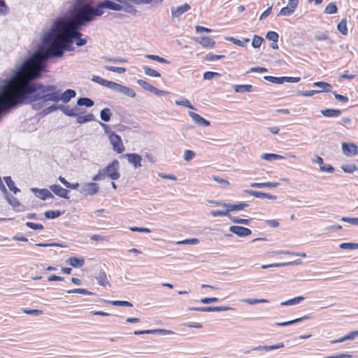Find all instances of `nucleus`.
<instances>
[{
    "label": "nucleus",
    "mask_w": 358,
    "mask_h": 358,
    "mask_svg": "<svg viewBox=\"0 0 358 358\" xmlns=\"http://www.w3.org/2000/svg\"><path fill=\"white\" fill-rule=\"evenodd\" d=\"M88 22L89 20L74 3L69 15L55 19L50 29L43 36L41 44L55 41L72 45L75 38L83 36L80 29Z\"/></svg>",
    "instance_id": "obj_1"
},
{
    "label": "nucleus",
    "mask_w": 358,
    "mask_h": 358,
    "mask_svg": "<svg viewBox=\"0 0 358 358\" xmlns=\"http://www.w3.org/2000/svg\"><path fill=\"white\" fill-rule=\"evenodd\" d=\"M47 44H42L41 48L37 51L45 54L50 58L61 57L64 55V51H73L75 48L71 44L61 42H47Z\"/></svg>",
    "instance_id": "obj_2"
},
{
    "label": "nucleus",
    "mask_w": 358,
    "mask_h": 358,
    "mask_svg": "<svg viewBox=\"0 0 358 358\" xmlns=\"http://www.w3.org/2000/svg\"><path fill=\"white\" fill-rule=\"evenodd\" d=\"M119 168V162L117 159L113 160L105 168L101 169L104 178H108L113 180L119 179L120 177Z\"/></svg>",
    "instance_id": "obj_3"
},
{
    "label": "nucleus",
    "mask_w": 358,
    "mask_h": 358,
    "mask_svg": "<svg viewBox=\"0 0 358 358\" xmlns=\"http://www.w3.org/2000/svg\"><path fill=\"white\" fill-rule=\"evenodd\" d=\"M76 95V91L71 89H68L64 92H59V94H55V96H51V99H54V102H58L59 101H62L64 103H67L74 98Z\"/></svg>",
    "instance_id": "obj_4"
},
{
    "label": "nucleus",
    "mask_w": 358,
    "mask_h": 358,
    "mask_svg": "<svg viewBox=\"0 0 358 358\" xmlns=\"http://www.w3.org/2000/svg\"><path fill=\"white\" fill-rule=\"evenodd\" d=\"M110 143L113 146V150L118 154H121L124 151V146L122 141L121 137L117 134H111L108 138Z\"/></svg>",
    "instance_id": "obj_5"
},
{
    "label": "nucleus",
    "mask_w": 358,
    "mask_h": 358,
    "mask_svg": "<svg viewBox=\"0 0 358 358\" xmlns=\"http://www.w3.org/2000/svg\"><path fill=\"white\" fill-rule=\"evenodd\" d=\"M229 306H203V307H190L188 310L190 311L199 312H220L231 310Z\"/></svg>",
    "instance_id": "obj_6"
},
{
    "label": "nucleus",
    "mask_w": 358,
    "mask_h": 358,
    "mask_svg": "<svg viewBox=\"0 0 358 358\" xmlns=\"http://www.w3.org/2000/svg\"><path fill=\"white\" fill-rule=\"evenodd\" d=\"M99 190V186L96 182H87L81 186L80 192L85 195L96 194Z\"/></svg>",
    "instance_id": "obj_7"
},
{
    "label": "nucleus",
    "mask_w": 358,
    "mask_h": 358,
    "mask_svg": "<svg viewBox=\"0 0 358 358\" xmlns=\"http://www.w3.org/2000/svg\"><path fill=\"white\" fill-rule=\"evenodd\" d=\"M112 90L120 92L129 97L134 98L136 96V93L134 90L115 82L112 87Z\"/></svg>",
    "instance_id": "obj_8"
},
{
    "label": "nucleus",
    "mask_w": 358,
    "mask_h": 358,
    "mask_svg": "<svg viewBox=\"0 0 358 358\" xmlns=\"http://www.w3.org/2000/svg\"><path fill=\"white\" fill-rule=\"evenodd\" d=\"M229 231L239 237H245L252 234V231L250 229L238 225L231 226L229 227Z\"/></svg>",
    "instance_id": "obj_9"
},
{
    "label": "nucleus",
    "mask_w": 358,
    "mask_h": 358,
    "mask_svg": "<svg viewBox=\"0 0 358 358\" xmlns=\"http://www.w3.org/2000/svg\"><path fill=\"white\" fill-rule=\"evenodd\" d=\"M124 157L127 158L128 162L133 165L135 169H138L142 166L141 161L142 158L141 155L136 153H128L125 154Z\"/></svg>",
    "instance_id": "obj_10"
},
{
    "label": "nucleus",
    "mask_w": 358,
    "mask_h": 358,
    "mask_svg": "<svg viewBox=\"0 0 358 358\" xmlns=\"http://www.w3.org/2000/svg\"><path fill=\"white\" fill-rule=\"evenodd\" d=\"M358 147L354 143H342L343 153L346 156L357 155L358 154Z\"/></svg>",
    "instance_id": "obj_11"
},
{
    "label": "nucleus",
    "mask_w": 358,
    "mask_h": 358,
    "mask_svg": "<svg viewBox=\"0 0 358 358\" xmlns=\"http://www.w3.org/2000/svg\"><path fill=\"white\" fill-rule=\"evenodd\" d=\"M4 195L8 203L12 206L15 210L23 211L24 210V206L21 205L18 200L12 194L7 192V194Z\"/></svg>",
    "instance_id": "obj_12"
},
{
    "label": "nucleus",
    "mask_w": 358,
    "mask_h": 358,
    "mask_svg": "<svg viewBox=\"0 0 358 358\" xmlns=\"http://www.w3.org/2000/svg\"><path fill=\"white\" fill-rule=\"evenodd\" d=\"M31 191L35 194V195L45 201L50 198H53V194L47 189H38V188H32Z\"/></svg>",
    "instance_id": "obj_13"
},
{
    "label": "nucleus",
    "mask_w": 358,
    "mask_h": 358,
    "mask_svg": "<svg viewBox=\"0 0 358 358\" xmlns=\"http://www.w3.org/2000/svg\"><path fill=\"white\" fill-rule=\"evenodd\" d=\"M50 190L58 196L64 199H69V190L63 188L59 185H52L50 186Z\"/></svg>",
    "instance_id": "obj_14"
},
{
    "label": "nucleus",
    "mask_w": 358,
    "mask_h": 358,
    "mask_svg": "<svg viewBox=\"0 0 358 358\" xmlns=\"http://www.w3.org/2000/svg\"><path fill=\"white\" fill-rule=\"evenodd\" d=\"M190 9V6L188 3H184L177 8H171V15L173 17H179L181 15L188 11Z\"/></svg>",
    "instance_id": "obj_15"
},
{
    "label": "nucleus",
    "mask_w": 358,
    "mask_h": 358,
    "mask_svg": "<svg viewBox=\"0 0 358 358\" xmlns=\"http://www.w3.org/2000/svg\"><path fill=\"white\" fill-rule=\"evenodd\" d=\"M188 115L192 119V120L199 125L208 127L210 124L208 120L204 119L203 117H202L201 115L196 113L190 111L188 113Z\"/></svg>",
    "instance_id": "obj_16"
},
{
    "label": "nucleus",
    "mask_w": 358,
    "mask_h": 358,
    "mask_svg": "<svg viewBox=\"0 0 358 358\" xmlns=\"http://www.w3.org/2000/svg\"><path fill=\"white\" fill-rule=\"evenodd\" d=\"M64 108L65 109H63V113L69 117H76L84 113L83 109L79 108L77 106L70 108L69 106L64 105Z\"/></svg>",
    "instance_id": "obj_17"
},
{
    "label": "nucleus",
    "mask_w": 358,
    "mask_h": 358,
    "mask_svg": "<svg viewBox=\"0 0 358 358\" xmlns=\"http://www.w3.org/2000/svg\"><path fill=\"white\" fill-rule=\"evenodd\" d=\"M245 192L248 194L254 196L255 197H257V198L268 199H271V200H275V199H277L276 196L271 195V194H268V193L257 192V191H255V190H252V189H247Z\"/></svg>",
    "instance_id": "obj_18"
},
{
    "label": "nucleus",
    "mask_w": 358,
    "mask_h": 358,
    "mask_svg": "<svg viewBox=\"0 0 358 358\" xmlns=\"http://www.w3.org/2000/svg\"><path fill=\"white\" fill-rule=\"evenodd\" d=\"M301 263H302V261L299 259L294 260L293 262L262 265V268L266 269V268H274V267H284V266H292V265H299V264H301Z\"/></svg>",
    "instance_id": "obj_19"
},
{
    "label": "nucleus",
    "mask_w": 358,
    "mask_h": 358,
    "mask_svg": "<svg viewBox=\"0 0 358 358\" xmlns=\"http://www.w3.org/2000/svg\"><path fill=\"white\" fill-rule=\"evenodd\" d=\"M195 41L204 48H212L214 47L215 42L213 39L208 36H202L201 38H196Z\"/></svg>",
    "instance_id": "obj_20"
},
{
    "label": "nucleus",
    "mask_w": 358,
    "mask_h": 358,
    "mask_svg": "<svg viewBox=\"0 0 358 358\" xmlns=\"http://www.w3.org/2000/svg\"><path fill=\"white\" fill-rule=\"evenodd\" d=\"M66 263L74 268L82 267L85 264L83 257H71L66 260Z\"/></svg>",
    "instance_id": "obj_21"
},
{
    "label": "nucleus",
    "mask_w": 358,
    "mask_h": 358,
    "mask_svg": "<svg viewBox=\"0 0 358 358\" xmlns=\"http://www.w3.org/2000/svg\"><path fill=\"white\" fill-rule=\"evenodd\" d=\"M92 80L96 83H98V84H99L102 86H104L110 90H112V87L115 83L113 81H110V80L103 79V78H101L99 76H93L92 78Z\"/></svg>",
    "instance_id": "obj_22"
},
{
    "label": "nucleus",
    "mask_w": 358,
    "mask_h": 358,
    "mask_svg": "<svg viewBox=\"0 0 358 358\" xmlns=\"http://www.w3.org/2000/svg\"><path fill=\"white\" fill-rule=\"evenodd\" d=\"M63 109H65L64 108V105L63 104H53L49 107H47L45 108H44L41 113H42V115H47L57 110H61L62 113H63Z\"/></svg>",
    "instance_id": "obj_23"
},
{
    "label": "nucleus",
    "mask_w": 358,
    "mask_h": 358,
    "mask_svg": "<svg viewBox=\"0 0 358 358\" xmlns=\"http://www.w3.org/2000/svg\"><path fill=\"white\" fill-rule=\"evenodd\" d=\"M321 113L327 117H336L341 115V110L339 109L328 108L322 110Z\"/></svg>",
    "instance_id": "obj_24"
},
{
    "label": "nucleus",
    "mask_w": 358,
    "mask_h": 358,
    "mask_svg": "<svg viewBox=\"0 0 358 358\" xmlns=\"http://www.w3.org/2000/svg\"><path fill=\"white\" fill-rule=\"evenodd\" d=\"M95 278L97 280L98 283L101 286L110 285V282L107 279L106 273L103 270H101Z\"/></svg>",
    "instance_id": "obj_25"
},
{
    "label": "nucleus",
    "mask_w": 358,
    "mask_h": 358,
    "mask_svg": "<svg viewBox=\"0 0 358 358\" xmlns=\"http://www.w3.org/2000/svg\"><path fill=\"white\" fill-rule=\"evenodd\" d=\"M3 180L6 184V185L8 186V189L11 192H13L14 194H16L17 193L20 192V189L15 185V183L13 181L10 176L4 177Z\"/></svg>",
    "instance_id": "obj_26"
},
{
    "label": "nucleus",
    "mask_w": 358,
    "mask_h": 358,
    "mask_svg": "<svg viewBox=\"0 0 358 358\" xmlns=\"http://www.w3.org/2000/svg\"><path fill=\"white\" fill-rule=\"evenodd\" d=\"M76 117H77V120H76L77 123L80 124L91 122V121H93L95 120V117L92 113H89L85 115H78V116H76Z\"/></svg>",
    "instance_id": "obj_27"
},
{
    "label": "nucleus",
    "mask_w": 358,
    "mask_h": 358,
    "mask_svg": "<svg viewBox=\"0 0 358 358\" xmlns=\"http://www.w3.org/2000/svg\"><path fill=\"white\" fill-rule=\"evenodd\" d=\"M279 185L278 182H253L250 184V187L257 188L263 187H276Z\"/></svg>",
    "instance_id": "obj_28"
},
{
    "label": "nucleus",
    "mask_w": 358,
    "mask_h": 358,
    "mask_svg": "<svg viewBox=\"0 0 358 358\" xmlns=\"http://www.w3.org/2000/svg\"><path fill=\"white\" fill-rule=\"evenodd\" d=\"M234 90L237 93L250 92L252 90L251 85H236L234 86Z\"/></svg>",
    "instance_id": "obj_29"
},
{
    "label": "nucleus",
    "mask_w": 358,
    "mask_h": 358,
    "mask_svg": "<svg viewBox=\"0 0 358 358\" xmlns=\"http://www.w3.org/2000/svg\"><path fill=\"white\" fill-rule=\"evenodd\" d=\"M308 318H309V317L308 315H306V316H303L302 317L296 318L295 320H289V321H287V322H275V325L279 326V327L289 326V325H292V324L298 323V322H301L303 320H307Z\"/></svg>",
    "instance_id": "obj_30"
},
{
    "label": "nucleus",
    "mask_w": 358,
    "mask_h": 358,
    "mask_svg": "<svg viewBox=\"0 0 358 358\" xmlns=\"http://www.w3.org/2000/svg\"><path fill=\"white\" fill-rule=\"evenodd\" d=\"M113 114L111 110L108 108H105L102 109L100 112V118L102 121L105 122H108L110 120Z\"/></svg>",
    "instance_id": "obj_31"
},
{
    "label": "nucleus",
    "mask_w": 358,
    "mask_h": 358,
    "mask_svg": "<svg viewBox=\"0 0 358 358\" xmlns=\"http://www.w3.org/2000/svg\"><path fill=\"white\" fill-rule=\"evenodd\" d=\"M94 104V101L87 97H80V98L78 99V100H77V105L78 106H85L86 107L90 108V107L93 106Z\"/></svg>",
    "instance_id": "obj_32"
},
{
    "label": "nucleus",
    "mask_w": 358,
    "mask_h": 358,
    "mask_svg": "<svg viewBox=\"0 0 358 358\" xmlns=\"http://www.w3.org/2000/svg\"><path fill=\"white\" fill-rule=\"evenodd\" d=\"M248 206V203L241 202V203H236V204L227 203V208H228L229 212H231V211L241 210Z\"/></svg>",
    "instance_id": "obj_33"
},
{
    "label": "nucleus",
    "mask_w": 358,
    "mask_h": 358,
    "mask_svg": "<svg viewBox=\"0 0 358 358\" xmlns=\"http://www.w3.org/2000/svg\"><path fill=\"white\" fill-rule=\"evenodd\" d=\"M304 300V297L302 296H296L293 299H290L287 301L281 302V306H294L298 304Z\"/></svg>",
    "instance_id": "obj_34"
},
{
    "label": "nucleus",
    "mask_w": 358,
    "mask_h": 358,
    "mask_svg": "<svg viewBox=\"0 0 358 358\" xmlns=\"http://www.w3.org/2000/svg\"><path fill=\"white\" fill-rule=\"evenodd\" d=\"M156 331H161L162 335H171L174 334V332L171 330L164 329H148L143 330L144 334H155Z\"/></svg>",
    "instance_id": "obj_35"
},
{
    "label": "nucleus",
    "mask_w": 358,
    "mask_h": 358,
    "mask_svg": "<svg viewBox=\"0 0 358 358\" xmlns=\"http://www.w3.org/2000/svg\"><path fill=\"white\" fill-rule=\"evenodd\" d=\"M337 29L343 35L346 36L348 34L346 19L344 18L341 20V21L337 25Z\"/></svg>",
    "instance_id": "obj_36"
},
{
    "label": "nucleus",
    "mask_w": 358,
    "mask_h": 358,
    "mask_svg": "<svg viewBox=\"0 0 358 358\" xmlns=\"http://www.w3.org/2000/svg\"><path fill=\"white\" fill-rule=\"evenodd\" d=\"M313 85L316 86V87H321L322 89V90H320L321 92H330L331 91V85L330 84H329L328 83L319 81V82L314 83Z\"/></svg>",
    "instance_id": "obj_37"
},
{
    "label": "nucleus",
    "mask_w": 358,
    "mask_h": 358,
    "mask_svg": "<svg viewBox=\"0 0 358 358\" xmlns=\"http://www.w3.org/2000/svg\"><path fill=\"white\" fill-rule=\"evenodd\" d=\"M262 158L267 161H272L275 159H285V157L278 154L264 153L262 155Z\"/></svg>",
    "instance_id": "obj_38"
},
{
    "label": "nucleus",
    "mask_w": 358,
    "mask_h": 358,
    "mask_svg": "<svg viewBox=\"0 0 358 358\" xmlns=\"http://www.w3.org/2000/svg\"><path fill=\"white\" fill-rule=\"evenodd\" d=\"M115 1H117L118 3H123L124 5L129 4L130 3H133L135 4H148L151 3V0H115Z\"/></svg>",
    "instance_id": "obj_39"
},
{
    "label": "nucleus",
    "mask_w": 358,
    "mask_h": 358,
    "mask_svg": "<svg viewBox=\"0 0 358 358\" xmlns=\"http://www.w3.org/2000/svg\"><path fill=\"white\" fill-rule=\"evenodd\" d=\"M64 212L60 210H48L44 213L45 217L47 219H55L62 215Z\"/></svg>",
    "instance_id": "obj_40"
},
{
    "label": "nucleus",
    "mask_w": 358,
    "mask_h": 358,
    "mask_svg": "<svg viewBox=\"0 0 358 358\" xmlns=\"http://www.w3.org/2000/svg\"><path fill=\"white\" fill-rule=\"evenodd\" d=\"M143 70H144V73L147 75V76H151V77H156V78H159L161 76V74L152 69V68L148 66H144L143 67Z\"/></svg>",
    "instance_id": "obj_41"
},
{
    "label": "nucleus",
    "mask_w": 358,
    "mask_h": 358,
    "mask_svg": "<svg viewBox=\"0 0 358 358\" xmlns=\"http://www.w3.org/2000/svg\"><path fill=\"white\" fill-rule=\"evenodd\" d=\"M264 79L274 84H282L284 83L283 76L275 77L271 76H266Z\"/></svg>",
    "instance_id": "obj_42"
},
{
    "label": "nucleus",
    "mask_w": 358,
    "mask_h": 358,
    "mask_svg": "<svg viewBox=\"0 0 358 358\" xmlns=\"http://www.w3.org/2000/svg\"><path fill=\"white\" fill-rule=\"evenodd\" d=\"M229 219L234 223L250 225L252 219H243L237 217L229 216Z\"/></svg>",
    "instance_id": "obj_43"
},
{
    "label": "nucleus",
    "mask_w": 358,
    "mask_h": 358,
    "mask_svg": "<svg viewBox=\"0 0 358 358\" xmlns=\"http://www.w3.org/2000/svg\"><path fill=\"white\" fill-rule=\"evenodd\" d=\"M145 57L148 58L150 59L154 60V61H157V62H158L159 63L170 64V62L169 60H167L166 59H165L164 57H159L158 55H146Z\"/></svg>",
    "instance_id": "obj_44"
},
{
    "label": "nucleus",
    "mask_w": 358,
    "mask_h": 358,
    "mask_svg": "<svg viewBox=\"0 0 358 358\" xmlns=\"http://www.w3.org/2000/svg\"><path fill=\"white\" fill-rule=\"evenodd\" d=\"M224 210H211L210 215H212L213 217H218V216H227L229 217V216H231L229 214L228 208H224Z\"/></svg>",
    "instance_id": "obj_45"
},
{
    "label": "nucleus",
    "mask_w": 358,
    "mask_h": 358,
    "mask_svg": "<svg viewBox=\"0 0 358 358\" xmlns=\"http://www.w3.org/2000/svg\"><path fill=\"white\" fill-rule=\"evenodd\" d=\"M339 248L345 250H357L358 249V243H342L340 244Z\"/></svg>",
    "instance_id": "obj_46"
},
{
    "label": "nucleus",
    "mask_w": 358,
    "mask_h": 358,
    "mask_svg": "<svg viewBox=\"0 0 358 358\" xmlns=\"http://www.w3.org/2000/svg\"><path fill=\"white\" fill-rule=\"evenodd\" d=\"M176 104L178 106H182L184 107H187L188 108L195 110L194 107L191 104V103L187 99L182 98L180 100L176 101Z\"/></svg>",
    "instance_id": "obj_47"
},
{
    "label": "nucleus",
    "mask_w": 358,
    "mask_h": 358,
    "mask_svg": "<svg viewBox=\"0 0 358 358\" xmlns=\"http://www.w3.org/2000/svg\"><path fill=\"white\" fill-rule=\"evenodd\" d=\"M337 11H338L337 6H336V3H333V2L329 3L324 9V13L327 14H334V13H336Z\"/></svg>",
    "instance_id": "obj_48"
},
{
    "label": "nucleus",
    "mask_w": 358,
    "mask_h": 358,
    "mask_svg": "<svg viewBox=\"0 0 358 358\" xmlns=\"http://www.w3.org/2000/svg\"><path fill=\"white\" fill-rule=\"evenodd\" d=\"M137 83L141 86L145 90H147L150 92H152L153 88H154V86H152V85H150L149 83H148L147 81L145 80H137Z\"/></svg>",
    "instance_id": "obj_49"
},
{
    "label": "nucleus",
    "mask_w": 358,
    "mask_h": 358,
    "mask_svg": "<svg viewBox=\"0 0 358 358\" xmlns=\"http://www.w3.org/2000/svg\"><path fill=\"white\" fill-rule=\"evenodd\" d=\"M108 303L116 306L132 307L133 304L127 301H108Z\"/></svg>",
    "instance_id": "obj_50"
},
{
    "label": "nucleus",
    "mask_w": 358,
    "mask_h": 358,
    "mask_svg": "<svg viewBox=\"0 0 358 358\" xmlns=\"http://www.w3.org/2000/svg\"><path fill=\"white\" fill-rule=\"evenodd\" d=\"M264 41V38L259 36L255 35L253 37V40L252 41V45L254 48H259L262 42Z\"/></svg>",
    "instance_id": "obj_51"
},
{
    "label": "nucleus",
    "mask_w": 358,
    "mask_h": 358,
    "mask_svg": "<svg viewBox=\"0 0 358 358\" xmlns=\"http://www.w3.org/2000/svg\"><path fill=\"white\" fill-rule=\"evenodd\" d=\"M278 34L273 31H268L266 35V38L272 42H278Z\"/></svg>",
    "instance_id": "obj_52"
},
{
    "label": "nucleus",
    "mask_w": 358,
    "mask_h": 358,
    "mask_svg": "<svg viewBox=\"0 0 358 358\" xmlns=\"http://www.w3.org/2000/svg\"><path fill=\"white\" fill-rule=\"evenodd\" d=\"M294 10H292L288 5L281 8L279 12L280 15L289 16L294 13Z\"/></svg>",
    "instance_id": "obj_53"
},
{
    "label": "nucleus",
    "mask_w": 358,
    "mask_h": 358,
    "mask_svg": "<svg viewBox=\"0 0 358 358\" xmlns=\"http://www.w3.org/2000/svg\"><path fill=\"white\" fill-rule=\"evenodd\" d=\"M105 69L108 71L115 72L118 73H124L126 72V69L124 67H116L113 66H105Z\"/></svg>",
    "instance_id": "obj_54"
},
{
    "label": "nucleus",
    "mask_w": 358,
    "mask_h": 358,
    "mask_svg": "<svg viewBox=\"0 0 358 358\" xmlns=\"http://www.w3.org/2000/svg\"><path fill=\"white\" fill-rule=\"evenodd\" d=\"M342 170L348 173H352L357 170V167L352 164H345L341 166Z\"/></svg>",
    "instance_id": "obj_55"
},
{
    "label": "nucleus",
    "mask_w": 358,
    "mask_h": 358,
    "mask_svg": "<svg viewBox=\"0 0 358 358\" xmlns=\"http://www.w3.org/2000/svg\"><path fill=\"white\" fill-rule=\"evenodd\" d=\"M25 224L27 227L34 229V230H41L43 229V224H39V223L27 222Z\"/></svg>",
    "instance_id": "obj_56"
},
{
    "label": "nucleus",
    "mask_w": 358,
    "mask_h": 358,
    "mask_svg": "<svg viewBox=\"0 0 358 358\" xmlns=\"http://www.w3.org/2000/svg\"><path fill=\"white\" fill-rule=\"evenodd\" d=\"M23 313L27 314V315H35V316H38V315H40L43 313V311L41 310H37V309H27V308H24L22 310Z\"/></svg>",
    "instance_id": "obj_57"
},
{
    "label": "nucleus",
    "mask_w": 358,
    "mask_h": 358,
    "mask_svg": "<svg viewBox=\"0 0 358 358\" xmlns=\"http://www.w3.org/2000/svg\"><path fill=\"white\" fill-rule=\"evenodd\" d=\"M199 240L197 238H189V239H185L183 241H178L177 243L178 244H180V245H186V244H189V245H196L199 243Z\"/></svg>",
    "instance_id": "obj_58"
},
{
    "label": "nucleus",
    "mask_w": 358,
    "mask_h": 358,
    "mask_svg": "<svg viewBox=\"0 0 358 358\" xmlns=\"http://www.w3.org/2000/svg\"><path fill=\"white\" fill-rule=\"evenodd\" d=\"M8 8L4 0H0V15H6L8 13Z\"/></svg>",
    "instance_id": "obj_59"
},
{
    "label": "nucleus",
    "mask_w": 358,
    "mask_h": 358,
    "mask_svg": "<svg viewBox=\"0 0 358 358\" xmlns=\"http://www.w3.org/2000/svg\"><path fill=\"white\" fill-rule=\"evenodd\" d=\"M220 76L219 73L213 72V71H206L203 73V79L210 80L213 79L215 76Z\"/></svg>",
    "instance_id": "obj_60"
},
{
    "label": "nucleus",
    "mask_w": 358,
    "mask_h": 358,
    "mask_svg": "<svg viewBox=\"0 0 358 358\" xmlns=\"http://www.w3.org/2000/svg\"><path fill=\"white\" fill-rule=\"evenodd\" d=\"M224 57H225L224 55H215V54L210 53V54H208L206 56V60H207V61H215V60L220 59L224 58Z\"/></svg>",
    "instance_id": "obj_61"
},
{
    "label": "nucleus",
    "mask_w": 358,
    "mask_h": 358,
    "mask_svg": "<svg viewBox=\"0 0 358 358\" xmlns=\"http://www.w3.org/2000/svg\"><path fill=\"white\" fill-rule=\"evenodd\" d=\"M341 220L343 222L358 226V217H342Z\"/></svg>",
    "instance_id": "obj_62"
},
{
    "label": "nucleus",
    "mask_w": 358,
    "mask_h": 358,
    "mask_svg": "<svg viewBox=\"0 0 358 358\" xmlns=\"http://www.w3.org/2000/svg\"><path fill=\"white\" fill-rule=\"evenodd\" d=\"M195 156V153L190 150H186L184 152L183 158L185 161L189 162L192 160Z\"/></svg>",
    "instance_id": "obj_63"
},
{
    "label": "nucleus",
    "mask_w": 358,
    "mask_h": 358,
    "mask_svg": "<svg viewBox=\"0 0 358 358\" xmlns=\"http://www.w3.org/2000/svg\"><path fill=\"white\" fill-rule=\"evenodd\" d=\"M320 169L322 172L333 173L334 168L330 164H322L320 166Z\"/></svg>",
    "instance_id": "obj_64"
}]
</instances>
